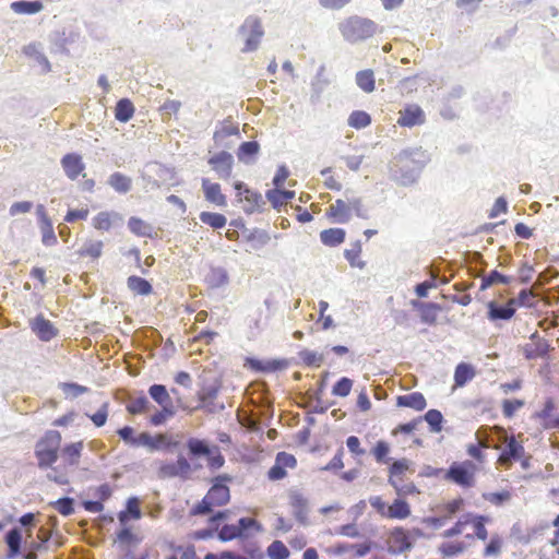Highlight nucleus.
<instances>
[{"label":"nucleus","instance_id":"obj_58","mask_svg":"<svg viewBox=\"0 0 559 559\" xmlns=\"http://www.w3.org/2000/svg\"><path fill=\"white\" fill-rule=\"evenodd\" d=\"M352 386L353 381L349 378L343 377L333 385L332 393L336 396L345 397L350 393Z\"/></svg>","mask_w":559,"mask_h":559},{"label":"nucleus","instance_id":"obj_39","mask_svg":"<svg viewBox=\"0 0 559 559\" xmlns=\"http://www.w3.org/2000/svg\"><path fill=\"white\" fill-rule=\"evenodd\" d=\"M5 543L9 547L8 558H15L21 550L22 535L17 528H13L8 532L5 536Z\"/></svg>","mask_w":559,"mask_h":559},{"label":"nucleus","instance_id":"obj_51","mask_svg":"<svg viewBox=\"0 0 559 559\" xmlns=\"http://www.w3.org/2000/svg\"><path fill=\"white\" fill-rule=\"evenodd\" d=\"M371 118L369 114L362 110L353 111L348 118V124L355 129H361L369 126Z\"/></svg>","mask_w":559,"mask_h":559},{"label":"nucleus","instance_id":"obj_16","mask_svg":"<svg viewBox=\"0 0 559 559\" xmlns=\"http://www.w3.org/2000/svg\"><path fill=\"white\" fill-rule=\"evenodd\" d=\"M61 166L70 180H76L85 169L82 156L76 153L66 154L61 158Z\"/></svg>","mask_w":559,"mask_h":559},{"label":"nucleus","instance_id":"obj_21","mask_svg":"<svg viewBox=\"0 0 559 559\" xmlns=\"http://www.w3.org/2000/svg\"><path fill=\"white\" fill-rule=\"evenodd\" d=\"M411 305L419 311L421 322L428 325H435L437 323L438 316L442 310V308L435 302L412 300Z\"/></svg>","mask_w":559,"mask_h":559},{"label":"nucleus","instance_id":"obj_54","mask_svg":"<svg viewBox=\"0 0 559 559\" xmlns=\"http://www.w3.org/2000/svg\"><path fill=\"white\" fill-rule=\"evenodd\" d=\"M240 536L241 527L237 526L236 524H226L218 532V537L223 542L233 540Z\"/></svg>","mask_w":559,"mask_h":559},{"label":"nucleus","instance_id":"obj_25","mask_svg":"<svg viewBox=\"0 0 559 559\" xmlns=\"http://www.w3.org/2000/svg\"><path fill=\"white\" fill-rule=\"evenodd\" d=\"M84 449L83 441L66 444L61 450V457L64 466H76L80 463L82 451Z\"/></svg>","mask_w":559,"mask_h":559},{"label":"nucleus","instance_id":"obj_53","mask_svg":"<svg viewBox=\"0 0 559 559\" xmlns=\"http://www.w3.org/2000/svg\"><path fill=\"white\" fill-rule=\"evenodd\" d=\"M374 460L378 462V463H388L389 462V459H388V455L390 453V445L388 442L383 441V440H380L376 443V445L373 447L372 451H371Z\"/></svg>","mask_w":559,"mask_h":559},{"label":"nucleus","instance_id":"obj_55","mask_svg":"<svg viewBox=\"0 0 559 559\" xmlns=\"http://www.w3.org/2000/svg\"><path fill=\"white\" fill-rule=\"evenodd\" d=\"M442 414L438 409H429L425 414V420L430 425L433 432L442 430Z\"/></svg>","mask_w":559,"mask_h":559},{"label":"nucleus","instance_id":"obj_10","mask_svg":"<svg viewBox=\"0 0 559 559\" xmlns=\"http://www.w3.org/2000/svg\"><path fill=\"white\" fill-rule=\"evenodd\" d=\"M240 33L245 37V47L242 51H253L258 48L263 35L262 26L257 19H247L240 27Z\"/></svg>","mask_w":559,"mask_h":559},{"label":"nucleus","instance_id":"obj_36","mask_svg":"<svg viewBox=\"0 0 559 559\" xmlns=\"http://www.w3.org/2000/svg\"><path fill=\"white\" fill-rule=\"evenodd\" d=\"M361 242L358 240L353 242L350 245V248L344 251V255L348 263L350 264V266L359 269H362L365 266V262L361 260Z\"/></svg>","mask_w":559,"mask_h":559},{"label":"nucleus","instance_id":"obj_49","mask_svg":"<svg viewBox=\"0 0 559 559\" xmlns=\"http://www.w3.org/2000/svg\"><path fill=\"white\" fill-rule=\"evenodd\" d=\"M511 278L493 270L486 276H483L480 283V289H487L488 287L496 284H509Z\"/></svg>","mask_w":559,"mask_h":559},{"label":"nucleus","instance_id":"obj_27","mask_svg":"<svg viewBox=\"0 0 559 559\" xmlns=\"http://www.w3.org/2000/svg\"><path fill=\"white\" fill-rule=\"evenodd\" d=\"M531 340L533 343L525 347V357L527 359L545 357L549 352L548 342L545 338L539 337L537 334H533Z\"/></svg>","mask_w":559,"mask_h":559},{"label":"nucleus","instance_id":"obj_1","mask_svg":"<svg viewBox=\"0 0 559 559\" xmlns=\"http://www.w3.org/2000/svg\"><path fill=\"white\" fill-rule=\"evenodd\" d=\"M491 522L488 515L466 512L450 527L441 533L442 542L438 552L443 558H455L464 555L476 540L486 542L489 538L487 524Z\"/></svg>","mask_w":559,"mask_h":559},{"label":"nucleus","instance_id":"obj_47","mask_svg":"<svg viewBox=\"0 0 559 559\" xmlns=\"http://www.w3.org/2000/svg\"><path fill=\"white\" fill-rule=\"evenodd\" d=\"M109 185L111 188H114L117 192L126 193L131 189V179L121 174V173H114L109 177Z\"/></svg>","mask_w":559,"mask_h":559},{"label":"nucleus","instance_id":"obj_62","mask_svg":"<svg viewBox=\"0 0 559 559\" xmlns=\"http://www.w3.org/2000/svg\"><path fill=\"white\" fill-rule=\"evenodd\" d=\"M290 506L294 508L298 516H301L307 509V499L300 493H294L290 497Z\"/></svg>","mask_w":559,"mask_h":559},{"label":"nucleus","instance_id":"obj_43","mask_svg":"<svg viewBox=\"0 0 559 559\" xmlns=\"http://www.w3.org/2000/svg\"><path fill=\"white\" fill-rule=\"evenodd\" d=\"M200 221L213 229H221L225 227L227 223L225 215L215 212H201Z\"/></svg>","mask_w":559,"mask_h":559},{"label":"nucleus","instance_id":"obj_56","mask_svg":"<svg viewBox=\"0 0 559 559\" xmlns=\"http://www.w3.org/2000/svg\"><path fill=\"white\" fill-rule=\"evenodd\" d=\"M524 406L523 400H504L502 401L501 407L503 416L507 418H511L514 414Z\"/></svg>","mask_w":559,"mask_h":559},{"label":"nucleus","instance_id":"obj_63","mask_svg":"<svg viewBox=\"0 0 559 559\" xmlns=\"http://www.w3.org/2000/svg\"><path fill=\"white\" fill-rule=\"evenodd\" d=\"M324 176V186L334 191H340L342 189V183L340 180L332 175L331 168H325L321 171Z\"/></svg>","mask_w":559,"mask_h":559},{"label":"nucleus","instance_id":"obj_13","mask_svg":"<svg viewBox=\"0 0 559 559\" xmlns=\"http://www.w3.org/2000/svg\"><path fill=\"white\" fill-rule=\"evenodd\" d=\"M209 164L219 178H230L234 166V158L230 153L225 151L219 152L209 158Z\"/></svg>","mask_w":559,"mask_h":559},{"label":"nucleus","instance_id":"obj_57","mask_svg":"<svg viewBox=\"0 0 559 559\" xmlns=\"http://www.w3.org/2000/svg\"><path fill=\"white\" fill-rule=\"evenodd\" d=\"M117 433L128 444L132 447H140L142 442L139 441L140 435L134 437V429L130 426H124L118 429Z\"/></svg>","mask_w":559,"mask_h":559},{"label":"nucleus","instance_id":"obj_31","mask_svg":"<svg viewBox=\"0 0 559 559\" xmlns=\"http://www.w3.org/2000/svg\"><path fill=\"white\" fill-rule=\"evenodd\" d=\"M476 374L474 367L466 362H460L454 371L455 386H464Z\"/></svg>","mask_w":559,"mask_h":559},{"label":"nucleus","instance_id":"obj_9","mask_svg":"<svg viewBox=\"0 0 559 559\" xmlns=\"http://www.w3.org/2000/svg\"><path fill=\"white\" fill-rule=\"evenodd\" d=\"M503 442L506 448L500 453L497 462L500 466L508 469L513 461H520L524 457L525 450L514 436L506 437Z\"/></svg>","mask_w":559,"mask_h":559},{"label":"nucleus","instance_id":"obj_29","mask_svg":"<svg viewBox=\"0 0 559 559\" xmlns=\"http://www.w3.org/2000/svg\"><path fill=\"white\" fill-rule=\"evenodd\" d=\"M104 242L102 240L87 239L76 251L81 258L97 260L103 253Z\"/></svg>","mask_w":559,"mask_h":559},{"label":"nucleus","instance_id":"obj_17","mask_svg":"<svg viewBox=\"0 0 559 559\" xmlns=\"http://www.w3.org/2000/svg\"><path fill=\"white\" fill-rule=\"evenodd\" d=\"M122 217L115 211H100L92 219L93 227L102 233L111 230L121 223Z\"/></svg>","mask_w":559,"mask_h":559},{"label":"nucleus","instance_id":"obj_45","mask_svg":"<svg viewBox=\"0 0 559 559\" xmlns=\"http://www.w3.org/2000/svg\"><path fill=\"white\" fill-rule=\"evenodd\" d=\"M128 227L131 233L139 237H148L152 233V226L142 218L135 216L129 218Z\"/></svg>","mask_w":559,"mask_h":559},{"label":"nucleus","instance_id":"obj_59","mask_svg":"<svg viewBox=\"0 0 559 559\" xmlns=\"http://www.w3.org/2000/svg\"><path fill=\"white\" fill-rule=\"evenodd\" d=\"M175 414L174 407H162L160 411L153 414L150 418V423L153 426L163 425L168 418L173 417Z\"/></svg>","mask_w":559,"mask_h":559},{"label":"nucleus","instance_id":"obj_22","mask_svg":"<svg viewBox=\"0 0 559 559\" xmlns=\"http://www.w3.org/2000/svg\"><path fill=\"white\" fill-rule=\"evenodd\" d=\"M513 301H507L506 305H499L496 301H489L487 305L488 312L487 318L490 321H498V320H510L513 318L515 313V308H513Z\"/></svg>","mask_w":559,"mask_h":559},{"label":"nucleus","instance_id":"obj_19","mask_svg":"<svg viewBox=\"0 0 559 559\" xmlns=\"http://www.w3.org/2000/svg\"><path fill=\"white\" fill-rule=\"evenodd\" d=\"M191 471V466L186 457L179 456L176 462L164 463L158 468V475L163 478L187 476Z\"/></svg>","mask_w":559,"mask_h":559},{"label":"nucleus","instance_id":"obj_5","mask_svg":"<svg viewBox=\"0 0 559 559\" xmlns=\"http://www.w3.org/2000/svg\"><path fill=\"white\" fill-rule=\"evenodd\" d=\"M61 433L57 430L46 431L35 444V457L40 469L51 467L58 460Z\"/></svg>","mask_w":559,"mask_h":559},{"label":"nucleus","instance_id":"obj_26","mask_svg":"<svg viewBox=\"0 0 559 559\" xmlns=\"http://www.w3.org/2000/svg\"><path fill=\"white\" fill-rule=\"evenodd\" d=\"M554 409L555 403L552 399H547L543 409L536 414L545 429H559V416H552Z\"/></svg>","mask_w":559,"mask_h":559},{"label":"nucleus","instance_id":"obj_50","mask_svg":"<svg viewBox=\"0 0 559 559\" xmlns=\"http://www.w3.org/2000/svg\"><path fill=\"white\" fill-rule=\"evenodd\" d=\"M270 559H287L290 555L282 540H274L266 549Z\"/></svg>","mask_w":559,"mask_h":559},{"label":"nucleus","instance_id":"obj_42","mask_svg":"<svg viewBox=\"0 0 559 559\" xmlns=\"http://www.w3.org/2000/svg\"><path fill=\"white\" fill-rule=\"evenodd\" d=\"M503 548V538L499 534L495 533L490 536L488 543L483 549L484 557H498L500 556Z\"/></svg>","mask_w":559,"mask_h":559},{"label":"nucleus","instance_id":"obj_38","mask_svg":"<svg viewBox=\"0 0 559 559\" xmlns=\"http://www.w3.org/2000/svg\"><path fill=\"white\" fill-rule=\"evenodd\" d=\"M128 288L136 295L147 296L152 293V285L140 276L132 275L127 281Z\"/></svg>","mask_w":559,"mask_h":559},{"label":"nucleus","instance_id":"obj_32","mask_svg":"<svg viewBox=\"0 0 559 559\" xmlns=\"http://www.w3.org/2000/svg\"><path fill=\"white\" fill-rule=\"evenodd\" d=\"M148 393L151 397L160 406V407H174L171 397L163 384H153L148 389Z\"/></svg>","mask_w":559,"mask_h":559},{"label":"nucleus","instance_id":"obj_7","mask_svg":"<svg viewBox=\"0 0 559 559\" xmlns=\"http://www.w3.org/2000/svg\"><path fill=\"white\" fill-rule=\"evenodd\" d=\"M465 507V500L456 497L452 500L443 502L437 507L439 515L428 516L424 519V523L433 530L443 527L450 520L460 513Z\"/></svg>","mask_w":559,"mask_h":559},{"label":"nucleus","instance_id":"obj_8","mask_svg":"<svg viewBox=\"0 0 559 559\" xmlns=\"http://www.w3.org/2000/svg\"><path fill=\"white\" fill-rule=\"evenodd\" d=\"M476 465L472 461H465L462 463H453L445 474V479L453 481L454 484L469 488L475 484Z\"/></svg>","mask_w":559,"mask_h":559},{"label":"nucleus","instance_id":"obj_14","mask_svg":"<svg viewBox=\"0 0 559 559\" xmlns=\"http://www.w3.org/2000/svg\"><path fill=\"white\" fill-rule=\"evenodd\" d=\"M139 441L142 442V445L147 447L152 451L177 448L179 445V442L167 433L151 436L148 432H141Z\"/></svg>","mask_w":559,"mask_h":559},{"label":"nucleus","instance_id":"obj_60","mask_svg":"<svg viewBox=\"0 0 559 559\" xmlns=\"http://www.w3.org/2000/svg\"><path fill=\"white\" fill-rule=\"evenodd\" d=\"M188 448L192 455H207L211 453L207 444L199 439L191 438L188 441Z\"/></svg>","mask_w":559,"mask_h":559},{"label":"nucleus","instance_id":"obj_34","mask_svg":"<svg viewBox=\"0 0 559 559\" xmlns=\"http://www.w3.org/2000/svg\"><path fill=\"white\" fill-rule=\"evenodd\" d=\"M135 108L129 98L118 100L115 108V118L120 122H128L134 115Z\"/></svg>","mask_w":559,"mask_h":559},{"label":"nucleus","instance_id":"obj_3","mask_svg":"<svg viewBox=\"0 0 559 559\" xmlns=\"http://www.w3.org/2000/svg\"><path fill=\"white\" fill-rule=\"evenodd\" d=\"M353 214L357 217L367 219L368 212L365 209L360 198H352L347 201L343 199H336L334 203L325 210V217L337 224H346L350 221Z\"/></svg>","mask_w":559,"mask_h":559},{"label":"nucleus","instance_id":"obj_4","mask_svg":"<svg viewBox=\"0 0 559 559\" xmlns=\"http://www.w3.org/2000/svg\"><path fill=\"white\" fill-rule=\"evenodd\" d=\"M230 478L227 476H218L213 484V486L209 489L204 498L199 501L191 509L192 515H204L211 513L214 508L223 507L229 502L230 492L229 488L223 484V480H229Z\"/></svg>","mask_w":559,"mask_h":559},{"label":"nucleus","instance_id":"obj_46","mask_svg":"<svg viewBox=\"0 0 559 559\" xmlns=\"http://www.w3.org/2000/svg\"><path fill=\"white\" fill-rule=\"evenodd\" d=\"M11 8L15 13L19 14H35L43 9L40 1H15L11 4Z\"/></svg>","mask_w":559,"mask_h":559},{"label":"nucleus","instance_id":"obj_33","mask_svg":"<svg viewBox=\"0 0 559 559\" xmlns=\"http://www.w3.org/2000/svg\"><path fill=\"white\" fill-rule=\"evenodd\" d=\"M141 515L140 501L132 497L127 501V510L119 512L118 519L121 524H126L130 519L139 520Z\"/></svg>","mask_w":559,"mask_h":559},{"label":"nucleus","instance_id":"obj_41","mask_svg":"<svg viewBox=\"0 0 559 559\" xmlns=\"http://www.w3.org/2000/svg\"><path fill=\"white\" fill-rule=\"evenodd\" d=\"M262 554L259 548H254L249 550L248 556H243L240 554H236L233 551H222L221 554L209 552L205 555L204 559H254L257 557H261Z\"/></svg>","mask_w":559,"mask_h":559},{"label":"nucleus","instance_id":"obj_37","mask_svg":"<svg viewBox=\"0 0 559 559\" xmlns=\"http://www.w3.org/2000/svg\"><path fill=\"white\" fill-rule=\"evenodd\" d=\"M260 145L255 141H248L240 144L237 151V157L240 162L250 163L259 153Z\"/></svg>","mask_w":559,"mask_h":559},{"label":"nucleus","instance_id":"obj_61","mask_svg":"<svg viewBox=\"0 0 559 559\" xmlns=\"http://www.w3.org/2000/svg\"><path fill=\"white\" fill-rule=\"evenodd\" d=\"M52 508L62 515H70L74 512L73 499L61 498L51 503Z\"/></svg>","mask_w":559,"mask_h":559},{"label":"nucleus","instance_id":"obj_20","mask_svg":"<svg viewBox=\"0 0 559 559\" xmlns=\"http://www.w3.org/2000/svg\"><path fill=\"white\" fill-rule=\"evenodd\" d=\"M31 329L43 342H49L58 333L57 328L41 314L31 322Z\"/></svg>","mask_w":559,"mask_h":559},{"label":"nucleus","instance_id":"obj_52","mask_svg":"<svg viewBox=\"0 0 559 559\" xmlns=\"http://www.w3.org/2000/svg\"><path fill=\"white\" fill-rule=\"evenodd\" d=\"M535 294L532 289H523L520 292L516 298H511L509 301H513V308L518 307H533L534 306Z\"/></svg>","mask_w":559,"mask_h":559},{"label":"nucleus","instance_id":"obj_64","mask_svg":"<svg viewBox=\"0 0 559 559\" xmlns=\"http://www.w3.org/2000/svg\"><path fill=\"white\" fill-rule=\"evenodd\" d=\"M96 427H102L108 418V404L105 403L95 414L90 416Z\"/></svg>","mask_w":559,"mask_h":559},{"label":"nucleus","instance_id":"obj_24","mask_svg":"<svg viewBox=\"0 0 559 559\" xmlns=\"http://www.w3.org/2000/svg\"><path fill=\"white\" fill-rule=\"evenodd\" d=\"M37 213L39 215V224L41 230V241L45 246H53L57 242L53 226L50 218L45 212L44 205H38Z\"/></svg>","mask_w":559,"mask_h":559},{"label":"nucleus","instance_id":"obj_15","mask_svg":"<svg viewBox=\"0 0 559 559\" xmlns=\"http://www.w3.org/2000/svg\"><path fill=\"white\" fill-rule=\"evenodd\" d=\"M399 114L397 124L401 127L412 128L425 122V114L416 104L407 105L404 109L400 110Z\"/></svg>","mask_w":559,"mask_h":559},{"label":"nucleus","instance_id":"obj_44","mask_svg":"<svg viewBox=\"0 0 559 559\" xmlns=\"http://www.w3.org/2000/svg\"><path fill=\"white\" fill-rule=\"evenodd\" d=\"M408 469V461L403 459V460H397V461H394L390 468H389V484L393 487H396V481H401L402 478L401 476Z\"/></svg>","mask_w":559,"mask_h":559},{"label":"nucleus","instance_id":"obj_12","mask_svg":"<svg viewBox=\"0 0 559 559\" xmlns=\"http://www.w3.org/2000/svg\"><path fill=\"white\" fill-rule=\"evenodd\" d=\"M296 466L297 460L293 454L278 452L274 465L267 472V477L271 480H281L287 476V468L294 469Z\"/></svg>","mask_w":559,"mask_h":559},{"label":"nucleus","instance_id":"obj_40","mask_svg":"<svg viewBox=\"0 0 559 559\" xmlns=\"http://www.w3.org/2000/svg\"><path fill=\"white\" fill-rule=\"evenodd\" d=\"M294 191L280 190L278 188L269 190L266 192V198L274 207H280L286 204L289 200L294 198Z\"/></svg>","mask_w":559,"mask_h":559},{"label":"nucleus","instance_id":"obj_18","mask_svg":"<svg viewBox=\"0 0 559 559\" xmlns=\"http://www.w3.org/2000/svg\"><path fill=\"white\" fill-rule=\"evenodd\" d=\"M202 191L204 193V198L207 202L215 204L219 207H225L227 205V198L222 192L221 185L217 182H212L207 178L202 179Z\"/></svg>","mask_w":559,"mask_h":559},{"label":"nucleus","instance_id":"obj_28","mask_svg":"<svg viewBox=\"0 0 559 559\" xmlns=\"http://www.w3.org/2000/svg\"><path fill=\"white\" fill-rule=\"evenodd\" d=\"M346 231L343 228L334 227L323 229L320 233V240L326 247H337L344 242Z\"/></svg>","mask_w":559,"mask_h":559},{"label":"nucleus","instance_id":"obj_23","mask_svg":"<svg viewBox=\"0 0 559 559\" xmlns=\"http://www.w3.org/2000/svg\"><path fill=\"white\" fill-rule=\"evenodd\" d=\"M236 190V197L238 201L248 203V207H246L247 212H253L261 202V195L252 190H250L243 182L237 181L234 185Z\"/></svg>","mask_w":559,"mask_h":559},{"label":"nucleus","instance_id":"obj_48","mask_svg":"<svg viewBox=\"0 0 559 559\" xmlns=\"http://www.w3.org/2000/svg\"><path fill=\"white\" fill-rule=\"evenodd\" d=\"M126 408L132 415L144 414L150 408V401L144 395L131 399Z\"/></svg>","mask_w":559,"mask_h":559},{"label":"nucleus","instance_id":"obj_30","mask_svg":"<svg viewBox=\"0 0 559 559\" xmlns=\"http://www.w3.org/2000/svg\"><path fill=\"white\" fill-rule=\"evenodd\" d=\"M397 405L409 407L415 411H423L426 408L427 402L425 396L420 392H413L411 394L399 396Z\"/></svg>","mask_w":559,"mask_h":559},{"label":"nucleus","instance_id":"obj_2","mask_svg":"<svg viewBox=\"0 0 559 559\" xmlns=\"http://www.w3.org/2000/svg\"><path fill=\"white\" fill-rule=\"evenodd\" d=\"M338 29L345 40L358 43L372 37L378 26L368 17L350 15L338 24Z\"/></svg>","mask_w":559,"mask_h":559},{"label":"nucleus","instance_id":"obj_35","mask_svg":"<svg viewBox=\"0 0 559 559\" xmlns=\"http://www.w3.org/2000/svg\"><path fill=\"white\" fill-rule=\"evenodd\" d=\"M356 84L365 93H372L376 88L374 73L372 70H361L356 73Z\"/></svg>","mask_w":559,"mask_h":559},{"label":"nucleus","instance_id":"obj_11","mask_svg":"<svg viewBox=\"0 0 559 559\" xmlns=\"http://www.w3.org/2000/svg\"><path fill=\"white\" fill-rule=\"evenodd\" d=\"M388 550L399 555L412 548V542L407 531L401 526L392 528L386 537Z\"/></svg>","mask_w":559,"mask_h":559},{"label":"nucleus","instance_id":"obj_6","mask_svg":"<svg viewBox=\"0 0 559 559\" xmlns=\"http://www.w3.org/2000/svg\"><path fill=\"white\" fill-rule=\"evenodd\" d=\"M368 501L377 514L386 520H405L412 514L411 504L401 498L394 499L391 504L380 496H371Z\"/></svg>","mask_w":559,"mask_h":559}]
</instances>
